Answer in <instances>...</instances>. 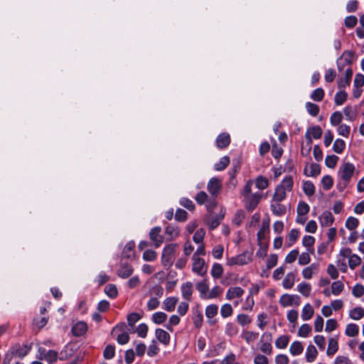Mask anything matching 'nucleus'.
<instances>
[{
    "label": "nucleus",
    "instance_id": "50",
    "mask_svg": "<svg viewBox=\"0 0 364 364\" xmlns=\"http://www.w3.org/2000/svg\"><path fill=\"white\" fill-rule=\"evenodd\" d=\"M344 285L341 281H336L331 284V292L334 295L340 294L343 290Z\"/></svg>",
    "mask_w": 364,
    "mask_h": 364
},
{
    "label": "nucleus",
    "instance_id": "18",
    "mask_svg": "<svg viewBox=\"0 0 364 364\" xmlns=\"http://www.w3.org/2000/svg\"><path fill=\"white\" fill-rule=\"evenodd\" d=\"M203 321V315L202 311L198 307L193 309V322L197 328L202 326Z\"/></svg>",
    "mask_w": 364,
    "mask_h": 364
},
{
    "label": "nucleus",
    "instance_id": "13",
    "mask_svg": "<svg viewBox=\"0 0 364 364\" xmlns=\"http://www.w3.org/2000/svg\"><path fill=\"white\" fill-rule=\"evenodd\" d=\"M221 188V181L218 178H212L208 183V190L212 195L218 193Z\"/></svg>",
    "mask_w": 364,
    "mask_h": 364
},
{
    "label": "nucleus",
    "instance_id": "34",
    "mask_svg": "<svg viewBox=\"0 0 364 364\" xmlns=\"http://www.w3.org/2000/svg\"><path fill=\"white\" fill-rule=\"evenodd\" d=\"M105 293L111 299H115L118 291L115 284H109L105 287Z\"/></svg>",
    "mask_w": 364,
    "mask_h": 364
},
{
    "label": "nucleus",
    "instance_id": "17",
    "mask_svg": "<svg viewBox=\"0 0 364 364\" xmlns=\"http://www.w3.org/2000/svg\"><path fill=\"white\" fill-rule=\"evenodd\" d=\"M134 247L135 243L133 241L127 242L122 251V257L127 259L134 258L135 254Z\"/></svg>",
    "mask_w": 364,
    "mask_h": 364
},
{
    "label": "nucleus",
    "instance_id": "23",
    "mask_svg": "<svg viewBox=\"0 0 364 364\" xmlns=\"http://www.w3.org/2000/svg\"><path fill=\"white\" fill-rule=\"evenodd\" d=\"M286 198V191L282 186H277L274 193L272 197V200L278 203L282 202Z\"/></svg>",
    "mask_w": 364,
    "mask_h": 364
},
{
    "label": "nucleus",
    "instance_id": "55",
    "mask_svg": "<svg viewBox=\"0 0 364 364\" xmlns=\"http://www.w3.org/2000/svg\"><path fill=\"white\" fill-rule=\"evenodd\" d=\"M323 188L326 191H328L333 185V181L331 176L326 175L321 179Z\"/></svg>",
    "mask_w": 364,
    "mask_h": 364
},
{
    "label": "nucleus",
    "instance_id": "64",
    "mask_svg": "<svg viewBox=\"0 0 364 364\" xmlns=\"http://www.w3.org/2000/svg\"><path fill=\"white\" fill-rule=\"evenodd\" d=\"M156 252L152 250H146L143 253V259L145 261H154L156 258Z\"/></svg>",
    "mask_w": 364,
    "mask_h": 364
},
{
    "label": "nucleus",
    "instance_id": "47",
    "mask_svg": "<svg viewBox=\"0 0 364 364\" xmlns=\"http://www.w3.org/2000/svg\"><path fill=\"white\" fill-rule=\"evenodd\" d=\"M298 291L304 296H309L311 290V285L307 283H301L297 287Z\"/></svg>",
    "mask_w": 364,
    "mask_h": 364
},
{
    "label": "nucleus",
    "instance_id": "29",
    "mask_svg": "<svg viewBox=\"0 0 364 364\" xmlns=\"http://www.w3.org/2000/svg\"><path fill=\"white\" fill-rule=\"evenodd\" d=\"M321 173L320 166L318 164H311L310 166V173L307 172L306 167L304 170V173L306 176L316 177Z\"/></svg>",
    "mask_w": 364,
    "mask_h": 364
},
{
    "label": "nucleus",
    "instance_id": "63",
    "mask_svg": "<svg viewBox=\"0 0 364 364\" xmlns=\"http://www.w3.org/2000/svg\"><path fill=\"white\" fill-rule=\"evenodd\" d=\"M352 294L355 297H361L364 294V287L360 284H355L352 289Z\"/></svg>",
    "mask_w": 364,
    "mask_h": 364
},
{
    "label": "nucleus",
    "instance_id": "19",
    "mask_svg": "<svg viewBox=\"0 0 364 364\" xmlns=\"http://www.w3.org/2000/svg\"><path fill=\"white\" fill-rule=\"evenodd\" d=\"M156 338L165 346H167L170 342V335L166 331L161 328H156Z\"/></svg>",
    "mask_w": 364,
    "mask_h": 364
},
{
    "label": "nucleus",
    "instance_id": "6",
    "mask_svg": "<svg viewBox=\"0 0 364 364\" xmlns=\"http://www.w3.org/2000/svg\"><path fill=\"white\" fill-rule=\"evenodd\" d=\"M355 166L353 164L347 162L340 168L341 177L345 182L348 183L354 173Z\"/></svg>",
    "mask_w": 364,
    "mask_h": 364
},
{
    "label": "nucleus",
    "instance_id": "5",
    "mask_svg": "<svg viewBox=\"0 0 364 364\" xmlns=\"http://www.w3.org/2000/svg\"><path fill=\"white\" fill-rule=\"evenodd\" d=\"M322 129L319 126H314L309 128L305 134L306 142L309 146L308 152L311 150V145L312 144V137L314 139H320L322 136Z\"/></svg>",
    "mask_w": 364,
    "mask_h": 364
},
{
    "label": "nucleus",
    "instance_id": "44",
    "mask_svg": "<svg viewBox=\"0 0 364 364\" xmlns=\"http://www.w3.org/2000/svg\"><path fill=\"white\" fill-rule=\"evenodd\" d=\"M306 109L308 113L313 117L317 116L319 112L318 106L310 102L306 103Z\"/></svg>",
    "mask_w": 364,
    "mask_h": 364
},
{
    "label": "nucleus",
    "instance_id": "40",
    "mask_svg": "<svg viewBox=\"0 0 364 364\" xmlns=\"http://www.w3.org/2000/svg\"><path fill=\"white\" fill-rule=\"evenodd\" d=\"M218 306L216 304H210L205 308V316L210 319L218 314Z\"/></svg>",
    "mask_w": 364,
    "mask_h": 364
},
{
    "label": "nucleus",
    "instance_id": "10",
    "mask_svg": "<svg viewBox=\"0 0 364 364\" xmlns=\"http://www.w3.org/2000/svg\"><path fill=\"white\" fill-rule=\"evenodd\" d=\"M353 76V70L350 68H348L345 71V77H340L338 80V87L339 90L344 89L346 87L349 86L351 82V78Z\"/></svg>",
    "mask_w": 364,
    "mask_h": 364
},
{
    "label": "nucleus",
    "instance_id": "41",
    "mask_svg": "<svg viewBox=\"0 0 364 364\" xmlns=\"http://www.w3.org/2000/svg\"><path fill=\"white\" fill-rule=\"evenodd\" d=\"M346 147L345 141L341 139L335 140L333 145V150L337 154H341Z\"/></svg>",
    "mask_w": 364,
    "mask_h": 364
},
{
    "label": "nucleus",
    "instance_id": "15",
    "mask_svg": "<svg viewBox=\"0 0 364 364\" xmlns=\"http://www.w3.org/2000/svg\"><path fill=\"white\" fill-rule=\"evenodd\" d=\"M193 292V284L191 282H187L181 285V294L184 299L191 301Z\"/></svg>",
    "mask_w": 364,
    "mask_h": 364
},
{
    "label": "nucleus",
    "instance_id": "57",
    "mask_svg": "<svg viewBox=\"0 0 364 364\" xmlns=\"http://www.w3.org/2000/svg\"><path fill=\"white\" fill-rule=\"evenodd\" d=\"M296 210L298 215H305L309 211V206L306 203L300 201L298 204Z\"/></svg>",
    "mask_w": 364,
    "mask_h": 364
},
{
    "label": "nucleus",
    "instance_id": "59",
    "mask_svg": "<svg viewBox=\"0 0 364 364\" xmlns=\"http://www.w3.org/2000/svg\"><path fill=\"white\" fill-rule=\"evenodd\" d=\"M360 262L361 258L355 254H353L348 259V265L351 269H354Z\"/></svg>",
    "mask_w": 364,
    "mask_h": 364
},
{
    "label": "nucleus",
    "instance_id": "33",
    "mask_svg": "<svg viewBox=\"0 0 364 364\" xmlns=\"http://www.w3.org/2000/svg\"><path fill=\"white\" fill-rule=\"evenodd\" d=\"M304 193L308 196H311L315 193V186L310 181H306L303 183L302 186Z\"/></svg>",
    "mask_w": 364,
    "mask_h": 364
},
{
    "label": "nucleus",
    "instance_id": "37",
    "mask_svg": "<svg viewBox=\"0 0 364 364\" xmlns=\"http://www.w3.org/2000/svg\"><path fill=\"white\" fill-rule=\"evenodd\" d=\"M230 164V159L228 156H225L222 157L219 162L214 165V168L216 171H220L224 170Z\"/></svg>",
    "mask_w": 364,
    "mask_h": 364
},
{
    "label": "nucleus",
    "instance_id": "38",
    "mask_svg": "<svg viewBox=\"0 0 364 364\" xmlns=\"http://www.w3.org/2000/svg\"><path fill=\"white\" fill-rule=\"evenodd\" d=\"M167 318V315L162 311H158L152 315V321L156 324L163 323Z\"/></svg>",
    "mask_w": 364,
    "mask_h": 364
},
{
    "label": "nucleus",
    "instance_id": "22",
    "mask_svg": "<svg viewBox=\"0 0 364 364\" xmlns=\"http://www.w3.org/2000/svg\"><path fill=\"white\" fill-rule=\"evenodd\" d=\"M272 213L276 216H282L287 212V208L284 205L277 202V203H272L270 205Z\"/></svg>",
    "mask_w": 364,
    "mask_h": 364
},
{
    "label": "nucleus",
    "instance_id": "7",
    "mask_svg": "<svg viewBox=\"0 0 364 364\" xmlns=\"http://www.w3.org/2000/svg\"><path fill=\"white\" fill-rule=\"evenodd\" d=\"M30 350L31 347H28L26 344L21 346L19 343H16L11 346L9 350L14 356L23 358L28 353Z\"/></svg>",
    "mask_w": 364,
    "mask_h": 364
},
{
    "label": "nucleus",
    "instance_id": "53",
    "mask_svg": "<svg viewBox=\"0 0 364 364\" xmlns=\"http://www.w3.org/2000/svg\"><path fill=\"white\" fill-rule=\"evenodd\" d=\"M43 360H46L49 364L53 363L57 360L58 353L53 350H48L46 355L43 356Z\"/></svg>",
    "mask_w": 364,
    "mask_h": 364
},
{
    "label": "nucleus",
    "instance_id": "54",
    "mask_svg": "<svg viewBox=\"0 0 364 364\" xmlns=\"http://www.w3.org/2000/svg\"><path fill=\"white\" fill-rule=\"evenodd\" d=\"M342 119H343V116H342V114L341 112H338V111L334 112L330 117L331 124L333 126H337V125L340 124V123L342 121Z\"/></svg>",
    "mask_w": 364,
    "mask_h": 364
},
{
    "label": "nucleus",
    "instance_id": "62",
    "mask_svg": "<svg viewBox=\"0 0 364 364\" xmlns=\"http://www.w3.org/2000/svg\"><path fill=\"white\" fill-rule=\"evenodd\" d=\"M187 212L183 209L178 208L175 213V220L178 222H185L187 220Z\"/></svg>",
    "mask_w": 364,
    "mask_h": 364
},
{
    "label": "nucleus",
    "instance_id": "58",
    "mask_svg": "<svg viewBox=\"0 0 364 364\" xmlns=\"http://www.w3.org/2000/svg\"><path fill=\"white\" fill-rule=\"evenodd\" d=\"M311 331V327L308 323H304L301 325L298 331V335L301 337L306 338L309 336V334Z\"/></svg>",
    "mask_w": 364,
    "mask_h": 364
},
{
    "label": "nucleus",
    "instance_id": "30",
    "mask_svg": "<svg viewBox=\"0 0 364 364\" xmlns=\"http://www.w3.org/2000/svg\"><path fill=\"white\" fill-rule=\"evenodd\" d=\"M294 281H295L294 274L292 272H289L285 276V277L283 280V282H282V285H283L284 288L286 289H291L294 286Z\"/></svg>",
    "mask_w": 364,
    "mask_h": 364
},
{
    "label": "nucleus",
    "instance_id": "51",
    "mask_svg": "<svg viewBox=\"0 0 364 364\" xmlns=\"http://www.w3.org/2000/svg\"><path fill=\"white\" fill-rule=\"evenodd\" d=\"M338 157L336 155H328L325 159V164L327 167L333 168L338 161Z\"/></svg>",
    "mask_w": 364,
    "mask_h": 364
},
{
    "label": "nucleus",
    "instance_id": "35",
    "mask_svg": "<svg viewBox=\"0 0 364 364\" xmlns=\"http://www.w3.org/2000/svg\"><path fill=\"white\" fill-rule=\"evenodd\" d=\"M347 97L348 94L345 92L344 89L340 90V91L335 95V103L337 105H341L346 101Z\"/></svg>",
    "mask_w": 364,
    "mask_h": 364
},
{
    "label": "nucleus",
    "instance_id": "12",
    "mask_svg": "<svg viewBox=\"0 0 364 364\" xmlns=\"http://www.w3.org/2000/svg\"><path fill=\"white\" fill-rule=\"evenodd\" d=\"M215 143L219 149L226 148L230 143L229 134L225 132L220 134L216 138Z\"/></svg>",
    "mask_w": 364,
    "mask_h": 364
},
{
    "label": "nucleus",
    "instance_id": "36",
    "mask_svg": "<svg viewBox=\"0 0 364 364\" xmlns=\"http://www.w3.org/2000/svg\"><path fill=\"white\" fill-rule=\"evenodd\" d=\"M359 328L355 323H349L346 326L345 333L350 337H354L358 334Z\"/></svg>",
    "mask_w": 364,
    "mask_h": 364
},
{
    "label": "nucleus",
    "instance_id": "25",
    "mask_svg": "<svg viewBox=\"0 0 364 364\" xmlns=\"http://www.w3.org/2000/svg\"><path fill=\"white\" fill-rule=\"evenodd\" d=\"M196 289L200 292L202 298L206 299L207 293L209 290V287L207 283V279H203L202 282L196 284Z\"/></svg>",
    "mask_w": 364,
    "mask_h": 364
},
{
    "label": "nucleus",
    "instance_id": "46",
    "mask_svg": "<svg viewBox=\"0 0 364 364\" xmlns=\"http://www.w3.org/2000/svg\"><path fill=\"white\" fill-rule=\"evenodd\" d=\"M359 221L356 218L350 216L346 221V227L349 230H354L358 225Z\"/></svg>",
    "mask_w": 364,
    "mask_h": 364
},
{
    "label": "nucleus",
    "instance_id": "9",
    "mask_svg": "<svg viewBox=\"0 0 364 364\" xmlns=\"http://www.w3.org/2000/svg\"><path fill=\"white\" fill-rule=\"evenodd\" d=\"M161 228L159 226H156L151 229L149 232V237L154 242V246L159 247L163 242V237L160 235Z\"/></svg>",
    "mask_w": 364,
    "mask_h": 364
},
{
    "label": "nucleus",
    "instance_id": "45",
    "mask_svg": "<svg viewBox=\"0 0 364 364\" xmlns=\"http://www.w3.org/2000/svg\"><path fill=\"white\" fill-rule=\"evenodd\" d=\"M289 339L287 336H281L275 341V346L277 348H285L289 343Z\"/></svg>",
    "mask_w": 364,
    "mask_h": 364
},
{
    "label": "nucleus",
    "instance_id": "11",
    "mask_svg": "<svg viewBox=\"0 0 364 364\" xmlns=\"http://www.w3.org/2000/svg\"><path fill=\"white\" fill-rule=\"evenodd\" d=\"M134 272L132 266L128 263H121L119 268L117 270V275L123 279L130 277Z\"/></svg>",
    "mask_w": 364,
    "mask_h": 364
},
{
    "label": "nucleus",
    "instance_id": "48",
    "mask_svg": "<svg viewBox=\"0 0 364 364\" xmlns=\"http://www.w3.org/2000/svg\"><path fill=\"white\" fill-rule=\"evenodd\" d=\"M115 355V347L112 345H108L105 347L103 356L105 359L109 360L114 357Z\"/></svg>",
    "mask_w": 364,
    "mask_h": 364
},
{
    "label": "nucleus",
    "instance_id": "28",
    "mask_svg": "<svg viewBox=\"0 0 364 364\" xmlns=\"http://www.w3.org/2000/svg\"><path fill=\"white\" fill-rule=\"evenodd\" d=\"M314 313V309L310 304H306L302 309L301 318L304 321H308L313 316Z\"/></svg>",
    "mask_w": 364,
    "mask_h": 364
},
{
    "label": "nucleus",
    "instance_id": "31",
    "mask_svg": "<svg viewBox=\"0 0 364 364\" xmlns=\"http://www.w3.org/2000/svg\"><path fill=\"white\" fill-rule=\"evenodd\" d=\"M349 316L353 320H359L364 316V309L358 306L350 311Z\"/></svg>",
    "mask_w": 364,
    "mask_h": 364
},
{
    "label": "nucleus",
    "instance_id": "43",
    "mask_svg": "<svg viewBox=\"0 0 364 364\" xmlns=\"http://www.w3.org/2000/svg\"><path fill=\"white\" fill-rule=\"evenodd\" d=\"M279 186H282L283 188L285 189V191H291L293 186H294V181L291 176H286L282 181V183L278 185Z\"/></svg>",
    "mask_w": 364,
    "mask_h": 364
},
{
    "label": "nucleus",
    "instance_id": "32",
    "mask_svg": "<svg viewBox=\"0 0 364 364\" xmlns=\"http://www.w3.org/2000/svg\"><path fill=\"white\" fill-rule=\"evenodd\" d=\"M304 348L301 342L294 341L289 348V351L293 355H300L303 352Z\"/></svg>",
    "mask_w": 364,
    "mask_h": 364
},
{
    "label": "nucleus",
    "instance_id": "1",
    "mask_svg": "<svg viewBox=\"0 0 364 364\" xmlns=\"http://www.w3.org/2000/svg\"><path fill=\"white\" fill-rule=\"evenodd\" d=\"M176 244H169L166 245L162 252L161 263L166 267H170L173 262Z\"/></svg>",
    "mask_w": 364,
    "mask_h": 364
},
{
    "label": "nucleus",
    "instance_id": "16",
    "mask_svg": "<svg viewBox=\"0 0 364 364\" xmlns=\"http://www.w3.org/2000/svg\"><path fill=\"white\" fill-rule=\"evenodd\" d=\"M319 221L321 226H329L334 222V217L330 211H324L319 217Z\"/></svg>",
    "mask_w": 364,
    "mask_h": 364
},
{
    "label": "nucleus",
    "instance_id": "4",
    "mask_svg": "<svg viewBox=\"0 0 364 364\" xmlns=\"http://www.w3.org/2000/svg\"><path fill=\"white\" fill-rule=\"evenodd\" d=\"M279 303L284 307L293 305L298 306L301 303V299L296 294H284L280 297Z\"/></svg>",
    "mask_w": 364,
    "mask_h": 364
},
{
    "label": "nucleus",
    "instance_id": "27",
    "mask_svg": "<svg viewBox=\"0 0 364 364\" xmlns=\"http://www.w3.org/2000/svg\"><path fill=\"white\" fill-rule=\"evenodd\" d=\"M225 213L221 212L220 215H215L210 218L208 221V224L210 230L215 229L221 223L224 218Z\"/></svg>",
    "mask_w": 364,
    "mask_h": 364
},
{
    "label": "nucleus",
    "instance_id": "52",
    "mask_svg": "<svg viewBox=\"0 0 364 364\" xmlns=\"http://www.w3.org/2000/svg\"><path fill=\"white\" fill-rule=\"evenodd\" d=\"M245 218V212L242 210H238L235 214V216L232 219V223L237 225L240 226L242 222V220Z\"/></svg>",
    "mask_w": 364,
    "mask_h": 364
},
{
    "label": "nucleus",
    "instance_id": "39",
    "mask_svg": "<svg viewBox=\"0 0 364 364\" xmlns=\"http://www.w3.org/2000/svg\"><path fill=\"white\" fill-rule=\"evenodd\" d=\"M223 273V268L220 264L214 263L212 269H211V275L215 279L220 278Z\"/></svg>",
    "mask_w": 364,
    "mask_h": 364
},
{
    "label": "nucleus",
    "instance_id": "60",
    "mask_svg": "<svg viewBox=\"0 0 364 364\" xmlns=\"http://www.w3.org/2000/svg\"><path fill=\"white\" fill-rule=\"evenodd\" d=\"M238 333L237 327L232 323H228L225 326V333L229 336H234Z\"/></svg>",
    "mask_w": 364,
    "mask_h": 364
},
{
    "label": "nucleus",
    "instance_id": "8",
    "mask_svg": "<svg viewBox=\"0 0 364 364\" xmlns=\"http://www.w3.org/2000/svg\"><path fill=\"white\" fill-rule=\"evenodd\" d=\"M193 271L197 273L200 276L205 275L207 272V269L203 271V266L205 264V261L203 259L196 256L193 255Z\"/></svg>",
    "mask_w": 364,
    "mask_h": 364
},
{
    "label": "nucleus",
    "instance_id": "14",
    "mask_svg": "<svg viewBox=\"0 0 364 364\" xmlns=\"http://www.w3.org/2000/svg\"><path fill=\"white\" fill-rule=\"evenodd\" d=\"M87 330V326L86 323L78 321L72 327L71 331L75 336H81L86 333Z\"/></svg>",
    "mask_w": 364,
    "mask_h": 364
},
{
    "label": "nucleus",
    "instance_id": "3",
    "mask_svg": "<svg viewBox=\"0 0 364 364\" xmlns=\"http://www.w3.org/2000/svg\"><path fill=\"white\" fill-rule=\"evenodd\" d=\"M262 198V195L259 193H255L252 195L245 197V206L248 212H252Z\"/></svg>",
    "mask_w": 364,
    "mask_h": 364
},
{
    "label": "nucleus",
    "instance_id": "20",
    "mask_svg": "<svg viewBox=\"0 0 364 364\" xmlns=\"http://www.w3.org/2000/svg\"><path fill=\"white\" fill-rule=\"evenodd\" d=\"M244 294V290L240 287H231L226 293V299L231 300L234 298L240 297Z\"/></svg>",
    "mask_w": 364,
    "mask_h": 364
},
{
    "label": "nucleus",
    "instance_id": "61",
    "mask_svg": "<svg viewBox=\"0 0 364 364\" xmlns=\"http://www.w3.org/2000/svg\"><path fill=\"white\" fill-rule=\"evenodd\" d=\"M232 314V308L230 304H225L220 309V314L223 318L229 317Z\"/></svg>",
    "mask_w": 364,
    "mask_h": 364
},
{
    "label": "nucleus",
    "instance_id": "2",
    "mask_svg": "<svg viewBox=\"0 0 364 364\" xmlns=\"http://www.w3.org/2000/svg\"><path fill=\"white\" fill-rule=\"evenodd\" d=\"M252 252L245 251L240 255L228 259L227 264L229 266L247 264L252 261Z\"/></svg>",
    "mask_w": 364,
    "mask_h": 364
},
{
    "label": "nucleus",
    "instance_id": "56",
    "mask_svg": "<svg viewBox=\"0 0 364 364\" xmlns=\"http://www.w3.org/2000/svg\"><path fill=\"white\" fill-rule=\"evenodd\" d=\"M165 233L171 237H176L179 235V228L169 224L166 228Z\"/></svg>",
    "mask_w": 364,
    "mask_h": 364
},
{
    "label": "nucleus",
    "instance_id": "26",
    "mask_svg": "<svg viewBox=\"0 0 364 364\" xmlns=\"http://www.w3.org/2000/svg\"><path fill=\"white\" fill-rule=\"evenodd\" d=\"M318 355V351L316 348V347L313 345H309L307 348H306V359L307 360V362L309 363H311L313 362L316 356Z\"/></svg>",
    "mask_w": 364,
    "mask_h": 364
},
{
    "label": "nucleus",
    "instance_id": "21",
    "mask_svg": "<svg viewBox=\"0 0 364 364\" xmlns=\"http://www.w3.org/2000/svg\"><path fill=\"white\" fill-rule=\"evenodd\" d=\"M177 297H168L164 301V309L168 312H172L176 308V305L178 302Z\"/></svg>",
    "mask_w": 364,
    "mask_h": 364
},
{
    "label": "nucleus",
    "instance_id": "42",
    "mask_svg": "<svg viewBox=\"0 0 364 364\" xmlns=\"http://www.w3.org/2000/svg\"><path fill=\"white\" fill-rule=\"evenodd\" d=\"M256 187L258 189L264 190L269 186L268 179L262 176H258L255 180Z\"/></svg>",
    "mask_w": 364,
    "mask_h": 364
},
{
    "label": "nucleus",
    "instance_id": "49",
    "mask_svg": "<svg viewBox=\"0 0 364 364\" xmlns=\"http://www.w3.org/2000/svg\"><path fill=\"white\" fill-rule=\"evenodd\" d=\"M324 97V91L322 88H316L311 95V98L316 102H321Z\"/></svg>",
    "mask_w": 364,
    "mask_h": 364
},
{
    "label": "nucleus",
    "instance_id": "24",
    "mask_svg": "<svg viewBox=\"0 0 364 364\" xmlns=\"http://www.w3.org/2000/svg\"><path fill=\"white\" fill-rule=\"evenodd\" d=\"M338 350V340L334 338L328 339V345L326 350V354L328 356L334 355Z\"/></svg>",
    "mask_w": 364,
    "mask_h": 364
}]
</instances>
